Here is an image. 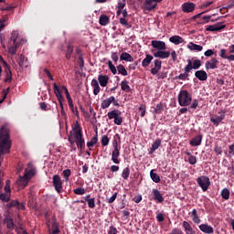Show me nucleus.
I'll list each match as a JSON object with an SVG mask.
<instances>
[{"label":"nucleus","instance_id":"1","mask_svg":"<svg viewBox=\"0 0 234 234\" xmlns=\"http://www.w3.org/2000/svg\"><path fill=\"white\" fill-rule=\"evenodd\" d=\"M68 140L70 145H74V144H76L78 149L81 150L85 147V139L83 138V132L79 122H76V124L72 126V131L69 132Z\"/></svg>","mask_w":234,"mask_h":234},{"label":"nucleus","instance_id":"2","mask_svg":"<svg viewBox=\"0 0 234 234\" xmlns=\"http://www.w3.org/2000/svg\"><path fill=\"white\" fill-rule=\"evenodd\" d=\"M11 147L10 131L6 126H2L0 130V154H6V153H10Z\"/></svg>","mask_w":234,"mask_h":234},{"label":"nucleus","instance_id":"3","mask_svg":"<svg viewBox=\"0 0 234 234\" xmlns=\"http://www.w3.org/2000/svg\"><path fill=\"white\" fill-rule=\"evenodd\" d=\"M24 43L25 39L19 38V31H12L7 46L9 54H12V56L16 55L17 53V48H19V46L23 45Z\"/></svg>","mask_w":234,"mask_h":234},{"label":"nucleus","instance_id":"4","mask_svg":"<svg viewBox=\"0 0 234 234\" xmlns=\"http://www.w3.org/2000/svg\"><path fill=\"white\" fill-rule=\"evenodd\" d=\"M27 167L25 169V174L23 176H20L17 180V184L18 186H20L21 187L25 188L27 187V186H28V182H30V180H32V178H34V176H36V166H34V165L32 163H28L27 164Z\"/></svg>","mask_w":234,"mask_h":234},{"label":"nucleus","instance_id":"5","mask_svg":"<svg viewBox=\"0 0 234 234\" xmlns=\"http://www.w3.org/2000/svg\"><path fill=\"white\" fill-rule=\"evenodd\" d=\"M160 69H162V60L154 59V68L151 69L150 72L153 76H156L157 74L158 80H165V78H167V72L166 71L159 72Z\"/></svg>","mask_w":234,"mask_h":234},{"label":"nucleus","instance_id":"6","mask_svg":"<svg viewBox=\"0 0 234 234\" xmlns=\"http://www.w3.org/2000/svg\"><path fill=\"white\" fill-rule=\"evenodd\" d=\"M118 140L120 142V134L117 133L113 137L112 145L113 151L112 152V161L113 164H120V147H118Z\"/></svg>","mask_w":234,"mask_h":234},{"label":"nucleus","instance_id":"7","mask_svg":"<svg viewBox=\"0 0 234 234\" xmlns=\"http://www.w3.org/2000/svg\"><path fill=\"white\" fill-rule=\"evenodd\" d=\"M53 90L61 108L60 114L63 116V118H67V112H65V108L63 107V101H65V98L63 97L61 89H59L58 84L53 83Z\"/></svg>","mask_w":234,"mask_h":234},{"label":"nucleus","instance_id":"8","mask_svg":"<svg viewBox=\"0 0 234 234\" xmlns=\"http://www.w3.org/2000/svg\"><path fill=\"white\" fill-rule=\"evenodd\" d=\"M193 97L189 94V91L186 90H182L178 95V103L181 107H187L191 105Z\"/></svg>","mask_w":234,"mask_h":234},{"label":"nucleus","instance_id":"9","mask_svg":"<svg viewBox=\"0 0 234 234\" xmlns=\"http://www.w3.org/2000/svg\"><path fill=\"white\" fill-rule=\"evenodd\" d=\"M202 67V61L200 59H195L194 61L191 59H187V65L185 67V72H191V70H198Z\"/></svg>","mask_w":234,"mask_h":234},{"label":"nucleus","instance_id":"10","mask_svg":"<svg viewBox=\"0 0 234 234\" xmlns=\"http://www.w3.org/2000/svg\"><path fill=\"white\" fill-rule=\"evenodd\" d=\"M197 186L201 187L202 191L206 192L209 189V186H211V181H209V177L206 176H201L197 178Z\"/></svg>","mask_w":234,"mask_h":234},{"label":"nucleus","instance_id":"11","mask_svg":"<svg viewBox=\"0 0 234 234\" xmlns=\"http://www.w3.org/2000/svg\"><path fill=\"white\" fill-rule=\"evenodd\" d=\"M111 103H112V105L114 107H120V102H118V101H116V98L114 96H111L110 98L103 100L101 103V109H109V107H111Z\"/></svg>","mask_w":234,"mask_h":234},{"label":"nucleus","instance_id":"12","mask_svg":"<svg viewBox=\"0 0 234 234\" xmlns=\"http://www.w3.org/2000/svg\"><path fill=\"white\" fill-rule=\"evenodd\" d=\"M52 180L55 191H57V193H61V191H63V181H61V177L58 175H55L53 176Z\"/></svg>","mask_w":234,"mask_h":234},{"label":"nucleus","instance_id":"13","mask_svg":"<svg viewBox=\"0 0 234 234\" xmlns=\"http://www.w3.org/2000/svg\"><path fill=\"white\" fill-rule=\"evenodd\" d=\"M219 114L220 115H214L210 117V122L214 123L216 127H218V125H220L224 118H226V112H220Z\"/></svg>","mask_w":234,"mask_h":234},{"label":"nucleus","instance_id":"14","mask_svg":"<svg viewBox=\"0 0 234 234\" xmlns=\"http://www.w3.org/2000/svg\"><path fill=\"white\" fill-rule=\"evenodd\" d=\"M224 28H226V25L218 23L215 25L207 26L206 30L207 32H220V30H224Z\"/></svg>","mask_w":234,"mask_h":234},{"label":"nucleus","instance_id":"15","mask_svg":"<svg viewBox=\"0 0 234 234\" xmlns=\"http://www.w3.org/2000/svg\"><path fill=\"white\" fill-rule=\"evenodd\" d=\"M218 60L216 58H212L205 63V69L207 70L218 69Z\"/></svg>","mask_w":234,"mask_h":234},{"label":"nucleus","instance_id":"16","mask_svg":"<svg viewBox=\"0 0 234 234\" xmlns=\"http://www.w3.org/2000/svg\"><path fill=\"white\" fill-rule=\"evenodd\" d=\"M165 49L157 50L154 53V58H159L160 59H167L171 56L170 51H164Z\"/></svg>","mask_w":234,"mask_h":234},{"label":"nucleus","instance_id":"17","mask_svg":"<svg viewBox=\"0 0 234 234\" xmlns=\"http://www.w3.org/2000/svg\"><path fill=\"white\" fill-rule=\"evenodd\" d=\"M153 48H156L157 50H165L167 47L165 46V42L161 40H153L152 41Z\"/></svg>","mask_w":234,"mask_h":234},{"label":"nucleus","instance_id":"18","mask_svg":"<svg viewBox=\"0 0 234 234\" xmlns=\"http://www.w3.org/2000/svg\"><path fill=\"white\" fill-rule=\"evenodd\" d=\"M182 10L183 12H185L186 14H189L191 12H194L195 11V4L193 3H184L182 5Z\"/></svg>","mask_w":234,"mask_h":234},{"label":"nucleus","instance_id":"19","mask_svg":"<svg viewBox=\"0 0 234 234\" xmlns=\"http://www.w3.org/2000/svg\"><path fill=\"white\" fill-rule=\"evenodd\" d=\"M4 223L6 225L7 229L13 231L16 225L14 224V219L12 217H10V215L5 216Z\"/></svg>","mask_w":234,"mask_h":234},{"label":"nucleus","instance_id":"20","mask_svg":"<svg viewBox=\"0 0 234 234\" xmlns=\"http://www.w3.org/2000/svg\"><path fill=\"white\" fill-rule=\"evenodd\" d=\"M152 193H153L154 200H155L159 204H162V202H164V196H162V194L160 193V190L154 188L152 190Z\"/></svg>","mask_w":234,"mask_h":234},{"label":"nucleus","instance_id":"21","mask_svg":"<svg viewBox=\"0 0 234 234\" xmlns=\"http://www.w3.org/2000/svg\"><path fill=\"white\" fill-rule=\"evenodd\" d=\"M156 8V4L153 2V0H146L144 3V10H146L147 12H151L152 10H154Z\"/></svg>","mask_w":234,"mask_h":234},{"label":"nucleus","instance_id":"22","mask_svg":"<svg viewBox=\"0 0 234 234\" xmlns=\"http://www.w3.org/2000/svg\"><path fill=\"white\" fill-rule=\"evenodd\" d=\"M199 229L203 233L211 234L214 233L213 227L209 226L208 224H201L199 225Z\"/></svg>","mask_w":234,"mask_h":234},{"label":"nucleus","instance_id":"23","mask_svg":"<svg viewBox=\"0 0 234 234\" xmlns=\"http://www.w3.org/2000/svg\"><path fill=\"white\" fill-rule=\"evenodd\" d=\"M195 76L199 80V81H206L207 80V73L202 69L196 71Z\"/></svg>","mask_w":234,"mask_h":234},{"label":"nucleus","instance_id":"24","mask_svg":"<svg viewBox=\"0 0 234 234\" xmlns=\"http://www.w3.org/2000/svg\"><path fill=\"white\" fill-rule=\"evenodd\" d=\"M201 144H202V135H197L192 138L189 142V144L192 147H197L198 145H201Z\"/></svg>","mask_w":234,"mask_h":234},{"label":"nucleus","instance_id":"25","mask_svg":"<svg viewBox=\"0 0 234 234\" xmlns=\"http://www.w3.org/2000/svg\"><path fill=\"white\" fill-rule=\"evenodd\" d=\"M190 215L194 224H200V222H202V219H200V216H198V212L196 208L191 211Z\"/></svg>","mask_w":234,"mask_h":234},{"label":"nucleus","instance_id":"26","mask_svg":"<svg viewBox=\"0 0 234 234\" xmlns=\"http://www.w3.org/2000/svg\"><path fill=\"white\" fill-rule=\"evenodd\" d=\"M183 228L185 229L186 234H196L197 232L191 226V224L187 221L183 222Z\"/></svg>","mask_w":234,"mask_h":234},{"label":"nucleus","instance_id":"27","mask_svg":"<svg viewBox=\"0 0 234 234\" xmlns=\"http://www.w3.org/2000/svg\"><path fill=\"white\" fill-rule=\"evenodd\" d=\"M91 87L93 88L94 96H98V94H100V90H101V88H100V83H98L96 79L91 80Z\"/></svg>","mask_w":234,"mask_h":234},{"label":"nucleus","instance_id":"28","mask_svg":"<svg viewBox=\"0 0 234 234\" xmlns=\"http://www.w3.org/2000/svg\"><path fill=\"white\" fill-rule=\"evenodd\" d=\"M98 81L101 87H105L109 83V76L101 74L98 76Z\"/></svg>","mask_w":234,"mask_h":234},{"label":"nucleus","instance_id":"29","mask_svg":"<svg viewBox=\"0 0 234 234\" xmlns=\"http://www.w3.org/2000/svg\"><path fill=\"white\" fill-rule=\"evenodd\" d=\"M169 41H170V43H173L174 45H181V43H184V37L175 35L169 38Z\"/></svg>","mask_w":234,"mask_h":234},{"label":"nucleus","instance_id":"30","mask_svg":"<svg viewBox=\"0 0 234 234\" xmlns=\"http://www.w3.org/2000/svg\"><path fill=\"white\" fill-rule=\"evenodd\" d=\"M162 145V139H156L153 144L149 151V154H153L154 151L158 149Z\"/></svg>","mask_w":234,"mask_h":234},{"label":"nucleus","instance_id":"31","mask_svg":"<svg viewBox=\"0 0 234 234\" xmlns=\"http://www.w3.org/2000/svg\"><path fill=\"white\" fill-rule=\"evenodd\" d=\"M187 48H189V50H195L196 52H202V50H204V47L195 44L193 42H190L187 45Z\"/></svg>","mask_w":234,"mask_h":234},{"label":"nucleus","instance_id":"32","mask_svg":"<svg viewBox=\"0 0 234 234\" xmlns=\"http://www.w3.org/2000/svg\"><path fill=\"white\" fill-rule=\"evenodd\" d=\"M99 23H100V25H101V27H107V25H109V23H111V18H109V16H107V15H101V16L99 18Z\"/></svg>","mask_w":234,"mask_h":234},{"label":"nucleus","instance_id":"33","mask_svg":"<svg viewBox=\"0 0 234 234\" xmlns=\"http://www.w3.org/2000/svg\"><path fill=\"white\" fill-rule=\"evenodd\" d=\"M153 59H154V58L152 55L147 54L146 57L142 61V67H144V69L149 67Z\"/></svg>","mask_w":234,"mask_h":234},{"label":"nucleus","instance_id":"34","mask_svg":"<svg viewBox=\"0 0 234 234\" xmlns=\"http://www.w3.org/2000/svg\"><path fill=\"white\" fill-rule=\"evenodd\" d=\"M120 59L121 61H130V62L134 61V58H133V56H131V54L127 52L122 53L120 56Z\"/></svg>","mask_w":234,"mask_h":234},{"label":"nucleus","instance_id":"35","mask_svg":"<svg viewBox=\"0 0 234 234\" xmlns=\"http://www.w3.org/2000/svg\"><path fill=\"white\" fill-rule=\"evenodd\" d=\"M98 144V131H96V134L91 138L90 142L87 143V147H89L90 151H92L90 147H94Z\"/></svg>","mask_w":234,"mask_h":234},{"label":"nucleus","instance_id":"36","mask_svg":"<svg viewBox=\"0 0 234 234\" xmlns=\"http://www.w3.org/2000/svg\"><path fill=\"white\" fill-rule=\"evenodd\" d=\"M121 114H122V112H120L119 110H112L107 113V116H108L109 120H114Z\"/></svg>","mask_w":234,"mask_h":234},{"label":"nucleus","instance_id":"37","mask_svg":"<svg viewBox=\"0 0 234 234\" xmlns=\"http://www.w3.org/2000/svg\"><path fill=\"white\" fill-rule=\"evenodd\" d=\"M121 89L124 92H131V86H129V82L127 80H122L121 82Z\"/></svg>","mask_w":234,"mask_h":234},{"label":"nucleus","instance_id":"38","mask_svg":"<svg viewBox=\"0 0 234 234\" xmlns=\"http://www.w3.org/2000/svg\"><path fill=\"white\" fill-rule=\"evenodd\" d=\"M150 177L152 178L153 182H154L155 184H160V176L154 173V170H151Z\"/></svg>","mask_w":234,"mask_h":234},{"label":"nucleus","instance_id":"39","mask_svg":"<svg viewBox=\"0 0 234 234\" xmlns=\"http://www.w3.org/2000/svg\"><path fill=\"white\" fill-rule=\"evenodd\" d=\"M10 197H12L11 193H1L0 194V200H2V202H10Z\"/></svg>","mask_w":234,"mask_h":234},{"label":"nucleus","instance_id":"40","mask_svg":"<svg viewBox=\"0 0 234 234\" xmlns=\"http://www.w3.org/2000/svg\"><path fill=\"white\" fill-rule=\"evenodd\" d=\"M130 175H131V168L129 166L123 168L122 173V176L123 180H129Z\"/></svg>","mask_w":234,"mask_h":234},{"label":"nucleus","instance_id":"41","mask_svg":"<svg viewBox=\"0 0 234 234\" xmlns=\"http://www.w3.org/2000/svg\"><path fill=\"white\" fill-rule=\"evenodd\" d=\"M162 112H164V103L160 102L156 104L154 110V114H162Z\"/></svg>","mask_w":234,"mask_h":234},{"label":"nucleus","instance_id":"42","mask_svg":"<svg viewBox=\"0 0 234 234\" xmlns=\"http://www.w3.org/2000/svg\"><path fill=\"white\" fill-rule=\"evenodd\" d=\"M117 71L119 72V74H122V76H128L129 73L127 72V69H125V66L120 64L119 66H117Z\"/></svg>","mask_w":234,"mask_h":234},{"label":"nucleus","instance_id":"43","mask_svg":"<svg viewBox=\"0 0 234 234\" xmlns=\"http://www.w3.org/2000/svg\"><path fill=\"white\" fill-rule=\"evenodd\" d=\"M69 107L71 111V112L74 114V116H80V112L78 111V107H74V102L71 101V102H68Z\"/></svg>","mask_w":234,"mask_h":234},{"label":"nucleus","instance_id":"44","mask_svg":"<svg viewBox=\"0 0 234 234\" xmlns=\"http://www.w3.org/2000/svg\"><path fill=\"white\" fill-rule=\"evenodd\" d=\"M107 64H108L109 69L111 70L112 74H113V75L118 74V69H116V66H114V64H112V61L109 60Z\"/></svg>","mask_w":234,"mask_h":234},{"label":"nucleus","instance_id":"45","mask_svg":"<svg viewBox=\"0 0 234 234\" xmlns=\"http://www.w3.org/2000/svg\"><path fill=\"white\" fill-rule=\"evenodd\" d=\"M221 197L224 200H229V189L223 188L221 191Z\"/></svg>","mask_w":234,"mask_h":234},{"label":"nucleus","instance_id":"46","mask_svg":"<svg viewBox=\"0 0 234 234\" xmlns=\"http://www.w3.org/2000/svg\"><path fill=\"white\" fill-rule=\"evenodd\" d=\"M72 52H74V47L69 45L67 47V52H66V58L68 59H70L71 56H72Z\"/></svg>","mask_w":234,"mask_h":234},{"label":"nucleus","instance_id":"47","mask_svg":"<svg viewBox=\"0 0 234 234\" xmlns=\"http://www.w3.org/2000/svg\"><path fill=\"white\" fill-rule=\"evenodd\" d=\"M119 23L122 27H125V28H131V25H129V21H127V18H125V17H121L119 20Z\"/></svg>","mask_w":234,"mask_h":234},{"label":"nucleus","instance_id":"48","mask_svg":"<svg viewBox=\"0 0 234 234\" xmlns=\"http://www.w3.org/2000/svg\"><path fill=\"white\" fill-rule=\"evenodd\" d=\"M187 78H189V71H185V73H181L179 76H176V80H182L185 81Z\"/></svg>","mask_w":234,"mask_h":234},{"label":"nucleus","instance_id":"49","mask_svg":"<svg viewBox=\"0 0 234 234\" xmlns=\"http://www.w3.org/2000/svg\"><path fill=\"white\" fill-rule=\"evenodd\" d=\"M101 144L103 147H107V145H109V137L107 135H102Z\"/></svg>","mask_w":234,"mask_h":234},{"label":"nucleus","instance_id":"50","mask_svg":"<svg viewBox=\"0 0 234 234\" xmlns=\"http://www.w3.org/2000/svg\"><path fill=\"white\" fill-rule=\"evenodd\" d=\"M87 202L88 207H90V209H94V207H96V199L94 197H91Z\"/></svg>","mask_w":234,"mask_h":234},{"label":"nucleus","instance_id":"51","mask_svg":"<svg viewBox=\"0 0 234 234\" xmlns=\"http://www.w3.org/2000/svg\"><path fill=\"white\" fill-rule=\"evenodd\" d=\"M73 193H74L75 195H85L86 190H85L84 187H78V188H75V189L73 190Z\"/></svg>","mask_w":234,"mask_h":234},{"label":"nucleus","instance_id":"52","mask_svg":"<svg viewBox=\"0 0 234 234\" xmlns=\"http://www.w3.org/2000/svg\"><path fill=\"white\" fill-rule=\"evenodd\" d=\"M63 177L65 178L66 182H69V178L71 175L70 169H66L62 172Z\"/></svg>","mask_w":234,"mask_h":234},{"label":"nucleus","instance_id":"53","mask_svg":"<svg viewBox=\"0 0 234 234\" xmlns=\"http://www.w3.org/2000/svg\"><path fill=\"white\" fill-rule=\"evenodd\" d=\"M146 106L145 104H141L139 106V112H141V118H144V116H145V112H146Z\"/></svg>","mask_w":234,"mask_h":234},{"label":"nucleus","instance_id":"54","mask_svg":"<svg viewBox=\"0 0 234 234\" xmlns=\"http://www.w3.org/2000/svg\"><path fill=\"white\" fill-rule=\"evenodd\" d=\"M17 204H19V201L17 200H12L10 203L6 205L7 209H12V207H17Z\"/></svg>","mask_w":234,"mask_h":234},{"label":"nucleus","instance_id":"55","mask_svg":"<svg viewBox=\"0 0 234 234\" xmlns=\"http://www.w3.org/2000/svg\"><path fill=\"white\" fill-rule=\"evenodd\" d=\"M122 220H129L131 212H129L127 210H122Z\"/></svg>","mask_w":234,"mask_h":234},{"label":"nucleus","instance_id":"56","mask_svg":"<svg viewBox=\"0 0 234 234\" xmlns=\"http://www.w3.org/2000/svg\"><path fill=\"white\" fill-rule=\"evenodd\" d=\"M114 123L115 125H122L123 123V118H122L120 115L114 118Z\"/></svg>","mask_w":234,"mask_h":234},{"label":"nucleus","instance_id":"57","mask_svg":"<svg viewBox=\"0 0 234 234\" xmlns=\"http://www.w3.org/2000/svg\"><path fill=\"white\" fill-rule=\"evenodd\" d=\"M188 164H190V165H195V164H197V156L190 155V157H188Z\"/></svg>","mask_w":234,"mask_h":234},{"label":"nucleus","instance_id":"58","mask_svg":"<svg viewBox=\"0 0 234 234\" xmlns=\"http://www.w3.org/2000/svg\"><path fill=\"white\" fill-rule=\"evenodd\" d=\"M118 197V192H115L112 197H111L109 199H108V204H112V202H114V200H116V198Z\"/></svg>","mask_w":234,"mask_h":234},{"label":"nucleus","instance_id":"59","mask_svg":"<svg viewBox=\"0 0 234 234\" xmlns=\"http://www.w3.org/2000/svg\"><path fill=\"white\" fill-rule=\"evenodd\" d=\"M108 234H118V229L115 227L111 226L108 230Z\"/></svg>","mask_w":234,"mask_h":234},{"label":"nucleus","instance_id":"60","mask_svg":"<svg viewBox=\"0 0 234 234\" xmlns=\"http://www.w3.org/2000/svg\"><path fill=\"white\" fill-rule=\"evenodd\" d=\"M215 54V51L213 49H208L207 51H205L204 55L207 58H211V56H213Z\"/></svg>","mask_w":234,"mask_h":234},{"label":"nucleus","instance_id":"61","mask_svg":"<svg viewBox=\"0 0 234 234\" xmlns=\"http://www.w3.org/2000/svg\"><path fill=\"white\" fill-rule=\"evenodd\" d=\"M112 61H114V63H118V59H120V58L118 57V53L112 52Z\"/></svg>","mask_w":234,"mask_h":234},{"label":"nucleus","instance_id":"62","mask_svg":"<svg viewBox=\"0 0 234 234\" xmlns=\"http://www.w3.org/2000/svg\"><path fill=\"white\" fill-rule=\"evenodd\" d=\"M214 152L216 153V154H222V147L215 145Z\"/></svg>","mask_w":234,"mask_h":234},{"label":"nucleus","instance_id":"63","mask_svg":"<svg viewBox=\"0 0 234 234\" xmlns=\"http://www.w3.org/2000/svg\"><path fill=\"white\" fill-rule=\"evenodd\" d=\"M125 0H122V2H118L117 8H119V10H123V8H125Z\"/></svg>","mask_w":234,"mask_h":234},{"label":"nucleus","instance_id":"64","mask_svg":"<svg viewBox=\"0 0 234 234\" xmlns=\"http://www.w3.org/2000/svg\"><path fill=\"white\" fill-rule=\"evenodd\" d=\"M197 107H198V100L195 99L190 105V109H197Z\"/></svg>","mask_w":234,"mask_h":234}]
</instances>
